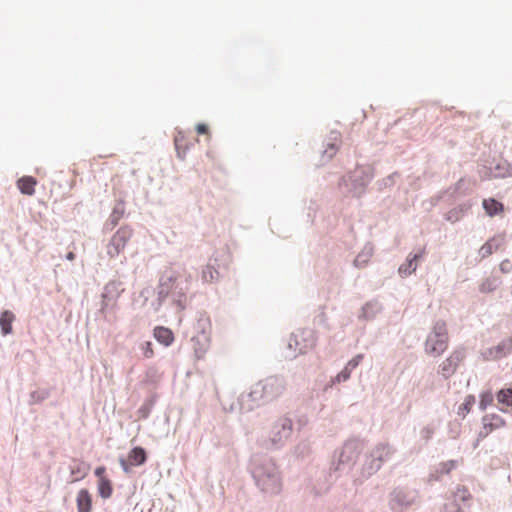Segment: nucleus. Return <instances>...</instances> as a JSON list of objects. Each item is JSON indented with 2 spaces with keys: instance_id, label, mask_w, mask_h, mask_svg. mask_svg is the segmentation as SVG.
I'll list each match as a JSON object with an SVG mask.
<instances>
[{
  "instance_id": "f257e3e1",
  "label": "nucleus",
  "mask_w": 512,
  "mask_h": 512,
  "mask_svg": "<svg viewBox=\"0 0 512 512\" xmlns=\"http://www.w3.org/2000/svg\"><path fill=\"white\" fill-rule=\"evenodd\" d=\"M365 448V441L358 437L346 440L341 449L333 453L329 468L323 471L319 481L311 488V493L319 497L327 493L340 477L348 475L354 468Z\"/></svg>"
},
{
  "instance_id": "f03ea898",
  "label": "nucleus",
  "mask_w": 512,
  "mask_h": 512,
  "mask_svg": "<svg viewBox=\"0 0 512 512\" xmlns=\"http://www.w3.org/2000/svg\"><path fill=\"white\" fill-rule=\"evenodd\" d=\"M192 281L191 274L182 273L172 267H166L161 271L156 288L157 298L151 306L155 312H159L167 299L171 300L177 312H182L188 305V292Z\"/></svg>"
},
{
  "instance_id": "7ed1b4c3",
  "label": "nucleus",
  "mask_w": 512,
  "mask_h": 512,
  "mask_svg": "<svg viewBox=\"0 0 512 512\" xmlns=\"http://www.w3.org/2000/svg\"><path fill=\"white\" fill-rule=\"evenodd\" d=\"M286 380L280 375H271L259 380L252 387L250 392L242 393L237 403L241 413H248L256 408L272 403L277 400L286 390Z\"/></svg>"
},
{
  "instance_id": "20e7f679",
  "label": "nucleus",
  "mask_w": 512,
  "mask_h": 512,
  "mask_svg": "<svg viewBox=\"0 0 512 512\" xmlns=\"http://www.w3.org/2000/svg\"><path fill=\"white\" fill-rule=\"evenodd\" d=\"M249 471L261 492L277 495L282 490L280 473L271 457L255 454L250 459Z\"/></svg>"
},
{
  "instance_id": "39448f33",
  "label": "nucleus",
  "mask_w": 512,
  "mask_h": 512,
  "mask_svg": "<svg viewBox=\"0 0 512 512\" xmlns=\"http://www.w3.org/2000/svg\"><path fill=\"white\" fill-rule=\"evenodd\" d=\"M373 178L374 169L371 165H357L353 171L340 178L338 187L344 196L360 198Z\"/></svg>"
},
{
  "instance_id": "423d86ee",
  "label": "nucleus",
  "mask_w": 512,
  "mask_h": 512,
  "mask_svg": "<svg viewBox=\"0 0 512 512\" xmlns=\"http://www.w3.org/2000/svg\"><path fill=\"white\" fill-rule=\"evenodd\" d=\"M395 450L388 443H378L369 453L365 454L360 468L362 478L368 479L376 474L383 464L390 460Z\"/></svg>"
},
{
  "instance_id": "0eeeda50",
  "label": "nucleus",
  "mask_w": 512,
  "mask_h": 512,
  "mask_svg": "<svg viewBox=\"0 0 512 512\" xmlns=\"http://www.w3.org/2000/svg\"><path fill=\"white\" fill-rule=\"evenodd\" d=\"M418 499V490L398 486L389 493L388 506L391 512H405L416 504Z\"/></svg>"
},
{
  "instance_id": "6e6552de",
  "label": "nucleus",
  "mask_w": 512,
  "mask_h": 512,
  "mask_svg": "<svg viewBox=\"0 0 512 512\" xmlns=\"http://www.w3.org/2000/svg\"><path fill=\"white\" fill-rule=\"evenodd\" d=\"M294 430L293 419L288 415L279 417L273 423L270 431L269 442L274 449L282 448L291 437Z\"/></svg>"
},
{
  "instance_id": "1a4fd4ad",
  "label": "nucleus",
  "mask_w": 512,
  "mask_h": 512,
  "mask_svg": "<svg viewBox=\"0 0 512 512\" xmlns=\"http://www.w3.org/2000/svg\"><path fill=\"white\" fill-rule=\"evenodd\" d=\"M210 130H177L174 135V145L177 157L184 160L189 149L198 142V135L209 137Z\"/></svg>"
},
{
  "instance_id": "9d476101",
  "label": "nucleus",
  "mask_w": 512,
  "mask_h": 512,
  "mask_svg": "<svg viewBox=\"0 0 512 512\" xmlns=\"http://www.w3.org/2000/svg\"><path fill=\"white\" fill-rule=\"evenodd\" d=\"M132 235L133 230L130 226H121L112 236L107 246V254L111 258H116L124 250Z\"/></svg>"
},
{
  "instance_id": "9b49d317",
  "label": "nucleus",
  "mask_w": 512,
  "mask_h": 512,
  "mask_svg": "<svg viewBox=\"0 0 512 512\" xmlns=\"http://www.w3.org/2000/svg\"><path fill=\"white\" fill-rule=\"evenodd\" d=\"M466 358L464 347L455 348L452 353L438 366V374L447 380L457 371L459 364Z\"/></svg>"
},
{
  "instance_id": "f8f14e48",
  "label": "nucleus",
  "mask_w": 512,
  "mask_h": 512,
  "mask_svg": "<svg viewBox=\"0 0 512 512\" xmlns=\"http://www.w3.org/2000/svg\"><path fill=\"white\" fill-rule=\"evenodd\" d=\"M479 175L482 179L512 177V165L504 159L493 161L489 166L483 165L479 169Z\"/></svg>"
},
{
  "instance_id": "ddd939ff",
  "label": "nucleus",
  "mask_w": 512,
  "mask_h": 512,
  "mask_svg": "<svg viewBox=\"0 0 512 512\" xmlns=\"http://www.w3.org/2000/svg\"><path fill=\"white\" fill-rule=\"evenodd\" d=\"M315 346L313 331L310 329L302 330L300 333H292L288 342V348L294 349L299 354H305L309 349Z\"/></svg>"
},
{
  "instance_id": "4468645a",
  "label": "nucleus",
  "mask_w": 512,
  "mask_h": 512,
  "mask_svg": "<svg viewBox=\"0 0 512 512\" xmlns=\"http://www.w3.org/2000/svg\"><path fill=\"white\" fill-rule=\"evenodd\" d=\"M471 494L466 488H459L454 493L453 500L444 505L445 512H469Z\"/></svg>"
},
{
  "instance_id": "2eb2a0df",
  "label": "nucleus",
  "mask_w": 512,
  "mask_h": 512,
  "mask_svg": "<svg viewBox=\"0 0 512 512\" xmlns=\"http://www.w3.org/2000/svg\"><path fill=\"white\" fill-rule=\"evenodd\" d=\"M339 130H331L326 143L323 145L325 148L321 153V165L329 162L332 157L337 153L340 143Z\"/></svg>"
},
{
  "instance_id": "dca6fc26",
  "label": "nucleus",
  "mask_w": 512,
  "mask_h": 512,
  "mask_svg": "<svg viewBox=\"0 0 512 512\" xmlns=\"http://www.w3.org/2000/svg\"><path fill=\"white\" fill-rule=\"evenodd\" d=\"M124 284L120 280L112 279L107 282L103 288L101 298L110 300L118 304V299L124 293Z\"/></svg>"
},
{
  "instance_id": "f3484780",
  "label": "nucleus",
  "mask_w": 512,
  "mask_h": 512,
  "mask_svg": "<svg viewBox=\"0 0 512 512\" xmlns=\"http://www.w3.org/2000/svg\"><path fill=\"white\" fill-rule=\"evenodd\" d=\"M425 253V249L420 250L417 253H410L405 262L402 263L398 268V273L401 277L405 278L415 273L417 269V263L420 259L423 258Z\"/></svg>"
},
{
  "instance_id": "a211bd4d",
  "label": "nucleus",
  "mask_w": 512,
  "mask_h": 512,
  "mask_svg": "<svg viewBox=\"0 0 512 512\" xmlns=\"http://www.w3.org/2000/svg\"><path fill=\"white\" fill-rule=\"evenodd\" d=\"M505 243V233L497 234L488 239L479 249V255L482 259L490 256Z\"/></svg>"
},
{
  "instance_id": "6ab92c4d",
  "label": "nucleus",
  "mask_w": 512,
  "mask_h": 512,
  "mask_svg": "<svg viewBox=\"0 0 512 512\" xmlns=\"http://www.w3.org/2000/svg\"><path fill=\"white\" fill-rule=\"evenodd\" d=\"M448 347L445 346V340H438L436 338H432L427 335V338L424 342V351L427 355L433 357L441 356Z\"/></svg>"
},
{
  "instance_id": "aec40b11",
  "label": "nucleus",
  "mask_w": 512,
  "mask_h": 512,
  "mask_svg": "<svg viewBox=\"0 0 512 512\" xmlns=\"http://www.w3.org/2000/svg\"><path fill=\"white\" fill-rule=\"evenodd\" d=\"M69 470L71 475L74 477L69 482L74 483L86 477L90 470V465L85 463L84 461H80L74 458L72 459L71 464L69 465Z\"/></svg>"
},
{
  "instance_id": "412c9836",
  "label": "nucleus",
  "mask_w": 512,
  "mask_h": 512,
  "mask_svg": "<svg viewBox=\"0 0 512 512\" xmlns=\"http://www.w3.org/2000/svg\"><path fill=\"white\" fill-rule=\"evenodd\" d=\"M432 338H436L439 341L445 340V346L449 345V334L447 329V324L444 320L438 319L434 322L431 331L428 333Z\"/></svg>"
},
{
  "instance_id": "4be33fe9",
  "label": "nucleus",
  "mask_w": 512,
  "mask_h": 512,
  "mask_svg": "<svg viewBox=\"0 0 512 512\" xmlns=\"http://www.w3.org/2000/svg\"><path fill=\"white\" fill-rule=\"evenodd\" d=\"M77 512H91L92 511V496L88 489L82 488L78 491L77 498Z\"/></svg>"
},
{
  "instance_id": "5701e85b",
  "label": "nucleus",
  "mask_w": 512,
  "mask_h": 512,
  "mask_svg": "<svg viewBox=\"0 0 512 512\" xmlns=\"http://www.w3.org/2000/svg\"><path fill=\"white\" fill-rule=\"evenodd\" d=\"M382 310V306L378 301H369L361 309V313L358 315L360 320L369 321L376 317Z\"/></svg>"
},
{
  "instance_id": "b1692460",
  "label": "nucleus",
  "mask_w": 512,
  "mask_h": 512,
  "mask_svg": "<svg viewBox=\"0 0 512 512\" xmlns=\"http://www.w3.org/2000/svg\"><path fill=\"white\" fill-rule=\"evenodd\" d=\"M124 214L125 203L123 200H118L109 216V219L105 223V229H113L119 223V220L124 216Z\"/></svg>"
},
{
  "instance_id": "393cba45",
  "label": "nucleus",
  "mask_w": 512,
  "mask_h": 512,
  "mask_svg": "<svg viewBox=\"0 0 512 512\" xmlns=\"http://www.w3.org/2000/svg\"><path fill=\"white\" fill-rule=\"evenodd\" d=\"M154 338L165 347L170 346L174 342V334L170 328L164 326H156L153 330Z\"/></svg>"
},
{
  "instance_id": "a878e982",
  "label": "nucleus",
  "mask_w": 512,
  "mask_h": 512,
  "mask_svg": "<svg viewBox=\"0 0 512 512\" xmlns=\"http://www.w3.org/2000/svg\"><path fill=\"white\" fill-rule=\"evenodd\" d=\"M15 321V315L10 310H4L0 314V329L3 336L12 334L13 322Z\"/></svg>"
},
{
  "instance_id": "bb28decb",
  "label": "nucleus",
  "mask_w": 512,
  "mask_h": 512,
  "mask_svg": "<svg viewBox=\"0 0 512 512\" xmlns=\"http://www.w3.org/2000/svg\"><path fill=\"white\" fill-rule=\"evenodd\" d=\"M470 208L471 204L468 202L459 204L446 213L445 219L451 223H455L459 221L470 210Z\"/></svg>"
},
{
  "instance_id": "cd10ccee",
  "label": "nucleus",
  "mask_w": 512,
  "mask_h": 512,
  "mask_svg": "<svg viewBox=\"0 0 512 512\" xmlns=\"http://www.w3.org/2000/svg\"><path fill=\"white\" fill-rule=\"evenodd\" d=\"M482 424L488 427V431H494L495 429L505 427L506 421L498 414H485L482 417Z\"/></svg>"
},
{
  "instance_id": "c85d7f7f",
  "label": "nucleus",
  "mask_w": 512,
  "mask_h": 512,
  "mask_svg": "<svg viewBox=\"0 0 512 512\" xmlns=\"http://www.w3.org/2000/svg\"><path fill=\"white\" fill-rule=\"evenodd\" d=\"M37 180L32 176H23L17 180V187L22 194L33 195Z\"/></svg>"
},
{
  "instance_id": "c756f323",
  "label": "nucleus",
  "mask_w": 512,
  "mask_h": 512,
  "mask_svg": "<svg viewBox=\"0 0 512 512\" xmlns=\"http://www.w3.org/2000/svg\"><path fill=\"white\" fill-rule=\"evenodd\" d=\"M132 466H141L147 461L146 450L141 446L133 447L128 454Z\"/></svg>"
},
{
  "instance_id": "7c9ffc66",
  "label": "nucleus",
  "mask_w": 512,
  "mask_h": 512,
  "mask_svg": "<svg viewBox=\"0 0 512 512\" xmlns=\"http://www.w3.org/2000/svg\"><path fill=\"white\" fill-rule=\"evenodd\" d=\"M483 209L490 217H494L504 211V205L494 198L484 199L482 202Z\"/></svg>"
},
{
  "instance_id": "2f4dec72",
  "label": "nucleus",
  "mask_w": 512,
  "mask_h": 512,
  "mask_svg": "<svg viewBox=\"0 0 512 512\" xmlns=\"http://www.w3.org/2000/svg\"><path fill=\"white\" fill-rule=\"evenodd\" d=\"M156 401H157V395L156 394H152L150 395L149 397H147L144 402L142 403V405L139 407V409L137 410V415L140 419H147L155 404H156Z\"/></svg>"
},
{
  "instance_id": "473e14b6",
  "label": "nucleus",
  "mask_w": 512,
  "mask_h": 512,
  "mask_svg": "<svg viewBox=\"0 0 512 512\" xmlns=\"http://www.w3.org/2000/svg\"><path fill=\"white\" fill-rule=\"evenodd\" d=\"M502 284V280L497 276L487 277L482 281L479 285V291L481 293L487 294L494 292L500 285Z\"/></svg>"
},
{
  "instance_id": "72a5a7b5",
  "label": "nucleus",
  "mask_w": 512,
  "mask_h": 512,
  "mask_svg": "<svg viewBox=\"0 0 512 512\" xmlns=\"http://www.w3.org/2000/svg\"><path fill=\"white\" fill-rule=\"evenodd\" d=\"M510 353H512V347L507 339L501 341L498 345L489 349V354L494 358H502Z\"/></svg>"
},
{
  "instance_id": "f704fd0d",
  "label": "nucleus",
  "mask_w": 512,
  "mask_h": 512,
  "mask_svg": "<svg viewBox=\"0 0 512 512\" xmlns=\"http://www.w3.org/2000/svg\"><path fill=\"white\" fill-rule=\"evenodd\" d=\"M117 308L118 304L115 302H110V300L101 298V304L97 314L103 317L105 320H108L109 316L114 314Z\"/></svg>"
},
{
  "instance_id": "c9c22d12",
  "label": "nucleus",
  "mask_w": 512,
  "mask_h": 512,
  "mask_svg": "<svg viewBox=\"0 0 512 512\" xmlns=\"http://www.w3.org/2000/svg\"><path fill=\"white\" fill-rule=\"evenodd\" d=\"M97 491L101 498L109 499L113 493L112 481L110 479L98 480Z\"/></svg>"
},
{
  "instance_id": "e433bc0d",
  "label": "nucleus",
  "mask_w": 512,
  "mask_h": 512,
  "mask_svg": "<svg viewBox=\"0 0 512 512\" xmlns=\"http://www.w3.org/2000/svg\"><path fill=\"white\" fill-rule=\"evenodd\" d=\"M372 248L365 247L354 259V266L357 268H363L369 262L370 257L372 256Z\"/></svg>"
},
{
  "instance_id": "4c0bfd02",
  "label": "nucleus",
  "mask_w": 512,
  "mask_h": 512,
  "mask_svg": "<svg viewBox=\"0 0 512 512\" xmlns=\"http://www.w3.org/2000/svg\"><path fill=\"white\" fill-rule=\"evenodd\" d=\"M498 403L512 407V387L502 388L496 393Z\"/></svg>"
},
{
  "instance_id": "58836bf2",
  "label": "nucleus",
  "mask_w": 512,
  "mask_h": 512,
  "mask_svg": "<svg viewBox=\"0 0 512 512\" xmlns=\"http://www.w3.org/2000/svg\"><path fill=\"white\" fill-rule=\"evenodd\" d=\"M219 272L211 264H208L202 270V280L206 283H212L219 279Z\"/></svg>"
},
{
  "instance_id": "ea45409f",
  "label": "nucleus",
  "mask_w": 512,
  "mask_h": 512,
  "mask_svg": "<svg viewBox=\"0 0 512 512\" xmlns=\"http://www.w3.org/2000/svg\"><path fill=\"white\" fill-rule=\"evenodd\" d=\"M476 402L474 395L469 394L465 397L464 402L459 406L457 414L464 418L469 413Z\"/></svg>"
},
{
  "instance_id": "a19ab883",
  "label": "nucleus",
  "mask_w": 512,
  "mask_h": 512,
  "mask_svg": "<svg viewBox=\"0 0 512 512\" xmlns=\"http://www.w3.org/2000/svg\"><path fill=\"white\" fill-rule=\"evenodd\" d=\"M50 396L48 389H39L30 393V404H39Z\"/></svg>"
},
{
  "instance_id": "79ce46f5",
  "label": "nucleus",
  "mask_w": 512,
  "mask_h": 512,
  "mask_svg": "<svg viewBox=\"0 0 512 512\" xmlns=\"http://www.w3.org/2000/svg\"><path fill=\"white\" fill-rule=\"evenodd\" d=\"M494 401V395L491 390L483 391L480 394L479 409L481 411L486 410L489 405H492Z\"/></svg>"
},
{
  "instance_id": "37998d69",
  "label": "nucleus",
  "mask_w": 512,
  "mask_h": 512,
  "mask_svg": "<svg viewBox=\"0 0 512 512\" xmlns=\"http://www.w3.org/2000/svg\"><path fill=\"white\" fill-rule=\"evenodd\" d=\"M193 340H196L197 343H201V341H203V344L201 345L200 348H195V352L199 355L200 353L203 354L205 353L206 349H207V345H208V342H209V338L207 336V334L205 333V330L204 328L202 329L201 331V334L198 335L197 337H193Z\"/></svg>"
},
{
  "instance_id": "c03bdc74",
  "label": "nucleus",
  "mask_w": 512,
  "mask_h": 512,
  "mask_svg": "<svg viewBox=\"0 0 512 512\" xmlns=\"http://www.w3.org/2000/svg\"><path fill=\"white\" fill-rule=\"evenodd\" d=\"M457 466L456 460H448L441 462L437 468V472L440 474H449Z\"/></svg>"
},
{
  "instance_id": "a18cd8bd",
  "label": "nucleus",
  "mask_w": 512,
  "mask_h": 512,
  "mask_svg": "<svg viewBox=\"0 0 512 512\" xmlns=\"http://www.w3.org/2000/svg\"><path fill=\"white\" fill-rule=\"evenodd\" d=\"M399 177L398 172H394L387 176L386 178L378 181L379 190H382L385 187H390L395 184V179Z\"/></svg>"
},
{
  "instance_id": "49530a36",
  "label": "nucleus",
  "mask_w": 512,
  "mask_h": 512,
  "mask_svg": "<svg viewBox=\"0 0 512 512\" xmlns=\"http://www.w3.org/2000/svg\"><path fill=\"white\" fill-rule=\"evenodd\" d=\"M352 371L345 366L334 378H332V383H342L347 381L351 376Z\"/></svg>"
},
{
  "instance_id": "de8ad7c7",
  "label": "nucleus",
  "mask_w": 512,
  "mask_h": 512,
  "mask_svg": "<svg viewBox=\"0 0 512 512\" xmlns=\"http://www.w3.org/2000/svg\"><path fill=\"white\" fill-rule=\"evenodd\" d=\"M317 208H318V206H317L316 202H314L313 200H310L309 206H307V214H306L308 223L312 224L314 222V219L316 217Z\"/></svg>"
},
{
  "instance_id": "09e8293b",
  "label": "nucleus",
  "mask_w": 512,
  "mask_h": 512,
  "mask_svg": "<svg viewBox=\"0 0 512 512\" xmlns=\"http://www.w3.org/2000/svg\"><path fill=\"white\" fill-rule=\"evenodd\" d=\"M158 378H159L158 370L155 367H149L146 370V378H145L146 383L154 384L158 381Z\"/></svg>"
},
{
  "instance_id": "8fccbe9b",
  "label": "nucleus",
  "mask_w": 512,
  "mask_h": 512,
  "mask_svg": "<svg viewBox=\"0 0 512 512\" xmlns=\"http://www.w3.org/2000/svg\"><path fill=\"white\" fill-rule=\"evenodd\" d=\"M153 344L151 341H145L141 344V350L143 352V356L145 358H152L154 356V351L152 348Z\"/></svg>"
},
{
  "instance_id": "3c124183",
  "label": "nucleus",
  "mask_w": 512,
  "mask_h": 512,
  "mask_svg": "<svg viewBox=\"0 0 512 512\" xmlns=\"http://www.w3.org/2000/svg\"><path fill=\"white\" fill-rule=\"evenodd\" d=\"M363 354H357L356 356H354L351 360H349L346 364V366L351 370L353 371L355 368L358 367V365L361 363V361L363 360Z\"/></svg>"
},
{
  "instance_id": "603ef678",
  "label": "nucleus",
  "mask_w": 512,
  "mask_h": 512,
  "mask_svg": "<svg viewBox=\"0 0 512 512\" xmlns=\"http://www.w3.org/2000/svg\"><path fill=\"white\" fill-rule=\"evenodd\" d=\"M499 269L504 274L511 273L512 272V262L509 259H504L500 263Z\"/></svg>"
},
{
  "instance_id": "864d4df0",
  "label": "nucleus",
  "mask_w": 512,
  "mask_h": 512,
  "mask_svg": "<svg viewBox=\"0 0 512 512\" xmlns=\"http://www.w3.org/2000/svg\"><path fill=\"white\" fill-rule=\"evenodd\" d=\"M119 463H120V466L121 468L123 469L124 473L126 474H130L131 473V464L129 462V459H126L125 457L121 456L119 458Z\"/></svg>"
},
{
  "instance_id": "5fc2aeb1",
  "label": "nucleus",
  "mask_w": 512,
  "mask_h": 512,
  "mask_svg": "<svg viewBox=\"0 0 512 512\" xmlns=\"http://www.w3.org/2000/svg\"><path fill=\"white\" fill-rule=\"evenodd\" d=\"M487 429H488V427L483 425L482 430L478 433V439H477L476 443L474 444V448H476L478 446L480 440L486 438L492 432V431H488Z\"/></svg>"
},
{
  "instance_id": "6e6d98bb",
  "label": "nucleus",
  "mask_w": 512,
  "mask_h": 512,
  "mask_svg": "<svg viewBox=\"0 0 512 512\" xmlns=\"http://www.w3.org/2000/svg\"><path fill=\"white\" fill-rule=\"evenodd\" d=\"M105 472H106V468L104 466H98L94 470V475L96 477H98V480L108 479L107 477L104 476Z\"/></svg>"
},
{
  "instance_id": "4d7b16f0",
  "label": "nucleus",
  "mask_w": 512,
  "mask_h": 512,
  "mask_svg": "<svg viewBox=\"0 0 512 512\" xmlns=\"http://www.w3.org/2000/svg\"><path fill=\"white\" fill-rule=\"evenodd\" d=\"M154 291L155 290L152 289L151 287H145L140 291L139 296L142 297L146 302L149 299L150 294Z\"/></svg>"
},
{
  "instance_id": "13d9d810",
  "label": "nucleus",
  "mask_w": 512,
  "mask_h": 512,
  "mask_svg": "<svg viewBox=\"0 0 512 512\" xmlns=\"http://www.w3.org/2000/svg\"><path fill=\"white\" fill-rule=\"evenodd\" d=\"M459 424H450V433L452 438H457L459 435Z\"/></svg>"
},
{
  "instance_id": "bf43d9fd",
  "label": "nucleus",
  "mask_w": 512,
  "mask_h": 512,
  "mask_svg": "<svg viewBox=\"0 0 512 512\" xmlns=\"http://www.w3.org/2000/svg\"><path fill=\"white\" fill-rule=\"evenodd\" d=\"M432 434H433V431H432V429H430L429 427H425V428H423V429H422V431H421V435H422V437H423L426 441H428V440H430V439H431Z\"/></svg>"
},
{
  "instance_id": "052dcab7",
  "label": "nucleus",
  "mask_w": 512,
  "mask_h": 512,
  "mask_svg": "<svg viewBox=\"0 0 512 512\" xmlns=\"http://www.w3.org/2000/svg\"><path fill=\"white\" fill-rule=\"evenodd\" d=\"M442 195H437L431 198V205L435 206L439 203V201L442 199Z\"/></svg>"
},
{
  "instance_id": "680f3d73",
  "label": "nucleus",
  "mask_w": 512,
  "mask_h": 512,
  "mask_svg": "<svg viewBox=\"0 0 512 512\" xmlns=\"http://www.w3.org/2000/svg\"><path fill=\"white\" fill-rule=\"evenodd\" d=\"M66 259L74 260L75 259V254L73 252H68L67 255H66Z\"/></svg>"
},
{
  "instance_id": "e2e57ef3",
  "label": "nucleus",
  "mask_w": 512,
  "mask_h": 512,
  "mask_svg": "<svg viewBox=\"0 0 512 512\" xmlns=\"http://www.w3.org/2000/svg\"><path fill=\"white\" fill-rule=\"evenodd\" d=\"M499 410H500L501 412H506V410H505V409H503V408H500Z\"/></svg>"
}]
</instances>
